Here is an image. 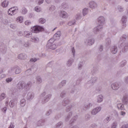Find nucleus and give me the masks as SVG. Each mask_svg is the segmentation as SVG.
Masks as SVG:
<instances>
[{
  "instance_id": "nucleus-28",
  "label": "nucleus",
  "mask_w": 128,
  "mask_h": 128,
  "mask_svg": "<svg viewBox=\"0 0 128 128\" xmlns=\"http://www.w3.org/2000/svg\"><path fill=\"white\" fill-rule=\"evenodd\" d=\"M117 108L119 110H124V105L122 104H117Z\"/></svg>"
},
{
  "instance_id": "nucleus-55",
  "label": "nucleus",
  "mask_w": 128,
  "mask_h": 128,
  "mask_svg": "<svg viewBox=\"0 0 128 128\" xmlns=\"http://www.w3.org/2000/svg\"><path fill=\"white\" fill-rule=\"evenodd\" d=\"M118 10L119 12H122L124 10V8L122 6H118Z\"/></svg>"
},
{
  "instance_id": "nucleus-59",
  "label": "nucleus",
  "mask_w": 128,
  "mask_h": 128,
  "mask_svg": "<svg viewBox=\"0 0 128 128\" xmlns=\"http://www.w3.org/2000/svg\"><path fill=\"white\" fill-rule=\"evenodd\" d=\"M100 52H102L104 50V46L102 45H100L99 47Z\"/></svg>"
},
{
  "instance_id": "nucleus-37",
  "label": "nucleus",
  "mask_w": 128,
  "mask_h": 128,
  "mask_svg": "<svg viewBox=\"0 0 128 128\" xmlns=\"http://www.w3.org/2000/svg\"><path fill=\"white\" fill-rule=\"evenodd\" d=\"M91 116L90 114H87L85 116H84V120H86L88 121V120H90V119Z\"/></svg>"
},
{
  "instance_id": "nucleus-47",
  "label": "nucleus",
  "mask_w": 128,
  "mask_h": 128,
  "mask_svg": "<svg viewBox=\"0 0 128 128\" xmlns=\"http://www.w3.org/2000/svg\"><path fill=\"white\" fill-rule=\"evenodd\" d=\"M66 96V92H62L60 93V97L61 98H64Z\"/></svg>"
},
{
  "instance_id": "nucleus-26",
  "label": "nucleus",
  "mask_w": 128,
  "mask_h": 128,
  "mask_svg": "<svg viewBox=\"0 0 128 128\" xmlns=\"http://www.w3.org/2000/svg\"><path fill=\"white\" fill-rule=\"evenodd\" d=\"M18 60H26V54H20L18 56Z\"/></svg>"
},
{
  "instance_id": "nucleus-6",
  "label": "nucleus",
  "mask_w": 128,
  "mask_h": 128,
  "mask_svg": "<svg viewBox=\"0 0 128 128\" xmlns=\"http://www.w3.org/2000/svg\"><path fill=\"white\" fill-rule=\"evenodd\" d=\"M47 48L50 50H56V45L52 42V39L50 40L47 44Z\"/></svg>"
},
{
  "instance_id": "nucleus-45",
  "label": "nucleus",
  "mask_w": 128,
  "mask_h": 128,
  "mask_svg": "<svg viewBox=\"0 0 128 128\" xmlns=\"http://www.w3.org/2000/svg\"><path fill=\"white\" fill-rule=\"evenodd\" d=\"M1 110H2V112H3V114H6L7 111V108L4 107L1 109Z\"/></svg>"
},
{
  "instance_id": "nucleus-64",
  "label": "nucleus",
  "mask_w": 128,
  "mask_h": 128,
  "mask_svg": "<svg viewBox=\"0 0 128 128\" xmlns=\"http://www.w3.org/2000/svg\"><path fill=\"white\" fill-rule=\"evenodd\" d=\"M14 126L12 124H10V126H9L8 128H14Z\"/></svg>"
},
{
  "instance_id": "nucleus-54",
  "label": "nucleus",
  "mask_w": 128,
  "mask_h": 128,
  "mask_svg": "<svg viewBox=\"0 0 128 128\" xmlns=\"http://www.w3.org/2000/svg\"><path fill=\"white\" fill-rule=\"evenodd\" d=\"M49 10H50V12H54V10H56V6H52L49 8Z\"/></svg>"
},
{
  "instance_id": "nucleus-36",
  "label": "nucleus",
  "mask_w": 128,
  "mask_h": 128,
  "mask_svg": "<svg viewBox=\"0 0 128 128\" xmlns=\"http://www.w3.org/2000/svg\"><path fill=\"white\" fill-rule=\"evenodd\" d=\"M62 124H63L62 122H60L58 123L57 124H56V128H62Z\"/></svg>"
},
{
  "instance_id": "nucleus-56",
  "label": "nucleus",
  "mask_w": 128,
  "mask_h": 128,
  "mask_svg": "<svg viewBox=\"0 0 128 128\" xmlns=\"http://www.w3.org/2000/svg\"><path fill=\"white\" fill-rule=\"evenodd\" d=\"M72 54L74 56H76V50H74V48L73 47L72 49Z\"/></svg>"
},
{
  "instance_id": "nucleus-29",
  "label": "nucleus",
  "mask_w": 128,
  "mask_h": 128,
  "mask_svg": "<svg viewBox=\"0 0 128 128\" xmlns=\"http://www.w3.org/2000/svg\"><path fill=\"white\" fill-rule=\"evenodd\" d=\"M111 120L110 116H108L104 120V123L108 124Z\"/></svg>"
},
{
  "instance_id": "nucleus-24",
  "label": "nucleus",
  "mask_w": 128,
  "mask_h": 128,
  "mask_svg": "<svg viewBox=\"0 0 128 128\" xmlns=\"http://www.w3.org/2000/svg\"><path fill=\"white\" fill-rule=\"evenodd\" d=\"M121 20L123 24V28H126V17L123 16Z\"/></svg>"
},
{
  "instance_id": "nucleus-52",
  "label": "nucleus",
  "mask_w": 128,
  "mask_h": 128,
  "mask_svg": "<svg viewBox=\"0 0 128 128\" xmlns=\"http://www.w3.org/2000/svg\"><path fill=\"white\" fill-rule=\"evenodd\" d=\"M82 17V14L80 13H78L76 15V20H80Z\"/></svg>"
},
{
  "instance_id": "nucleus-11",
  "label": "nucleus",
  "mask_w": 128,
  "mask_h": 128,
  "mask_svg": "<svg viewBox=\"0 0 128 128\" xmlns=\"http://www.w3.org/2000/svg\"><path fill=\"white\" fill-rule=\"evenodd\" d=\"M84 42L88 46H92L94 44V38H88L84 40Z\"/></svg>"
},
{
  "instance_id": "nucleus-53",
  "label": "nucleus",
  "mask_w": 128,
  "mask_h": 128,
  "mask_svg": "<svg viewBox=\"0 0 128 128\" xmlns=\"http://www.w3.org/2000/svg\"><path fill=\"white\" fill-rule=\"evenodd\" d=\"M24 46H25V48H29L30 46V44L28 42H26L24 43Z\"/></svg>"
},
{
  "instance_id": "nucleus-25",
  "label": "nucleus",
  "mask_w": 128,
  "mask_h": 128,
  "mask_svg": "<svg viewBox=\"0 0 128 128\" xmlns=\"http://www.w3.org/2000/svg\"><path fill=\"white\" fill-rule=\"evenodd\" d=\"M44 122V120L42 119L41 120H40L38 122H37V126H42Z\"/></svg>"
},
{
  "instance_id": "nucleus-20",
  "label": "nucleus",
  "mask_w": 128,
  "mask_h": 128,
  "mask_svg": "<svg viewBox=\"0 0 128 128\" xmlns=\"http://www.w3.org/2000/svg\"><path fill=\"white\" fill-rule=\"evenodd\" d=\"M111 52L113 54H116L118 52V47L116 46H113L111 48Z\"/></svg>"
},
{
  "instance_id": "nucleus-61",
  "label": "nucleus",
  "mask_w": 128,
  "mask_h": 128,
  "mask_svg": "<svg viewBox=\"0 0 128 128\" xmlns=\"http://www.w3.org/2000/svg\"><path fill=\"white\" fill-rule=\"evenodd\" d=\"M72 116V112H70L69 114H68V116H66V118H70Z\"/></svg>"
},
{
  "instance_id": "nucleus-7",
  "label": "nucleus",
  "mask_w": 128,
  "mask_h": 128,
  "mask_svg": "<svg viewBox=\"0 0 128 128\" xmlns=\"http://www.w3.org/2000/svg\"><path fill=\"white\" fill-rule=\"evenodd\" d=\"M102 110V107L98 106L97 108H94L92 110L90 114L92 116L96 115L100 111Z\"/></svg>"
},
{
  "instance_id": "nucleus-17",
  "label": "nucleus",
  "mask_w": 128,
  "mask_h": 128,
  "mask_svg": "<svg viewBox=\"0 0 128 128\" xmlns=\"http://www.w3.org/2000/svg\"><path fill=\"white\" fill-rule=\"evenodd\" d=\"M16 10L14 7L10 8L8 10V14L10 16H14V12H16Z\"/></svg>"
},
{
  "instance_id": "nucleus-42",
  "label": "nucleus",
  "mask_w": 128,
  "mask_h": 128,
  "mask_svg": "<svg viewBox=\"0 0 128 128\" xmlns=\"http://www.w3.org/2000/svg\"><path fill=\"white\" fill-rule=\"evenodd\" d=\"M66 84V81L62 80V82H61L60 83V84L58 86H60V88H62V86H64Z\"/></svg>"
},
{
  "instance_id": "nucleus-49",
  "label": "nucleus",
  "mask_w": 128,
  "mask_h": 128,
  "mask_svg": "<svg viewBox=\"0 0 128 128\" xmlns=\"http://www.w3.org/2000/svg\"><path fill=\"white\" fill-rule=\"evenodd\" d=\"M72 24H76V21H70L68 22V26H72Z\"/></svg>"
},
{
  "instance_id": "nucleus-58",
  "label": "nucleus",
  "mask_w": 128,
  "mask_h": 128,
  "mask_svg": "<svg viewBox=\"0 0 128 128\" xmlns=\"http://www.w3.org/2000/svg\"><path fill=\"white\" fill-rule=\"evenodd\" d=\"M36 60H38V59H36V58H32L30 60V61L32 62H36Z\"/></svg>"
},
{
  "instance_id": "nucleus-34",
  "label": "nucleus",
  "mask_w": 128,
  "mask_h": 128,
  "mask_svg": "<svg viewBox=\"0 0 128 128\" xmlns=\"http://www.w3.org/2000/svg\"><path fill=\"white\" fill-rule=\"evenodd\" d=\"M62 36V33L60 32V31H58L54 36V38H60Z\"/></svg>"
},
{
  "instance_id": "nucleus-33",
  "label": "nucleus",
  "mask_w": 128,
  "mask_h": 128,
  "mask_svg": "<svg viewBox=\"0 0 128 128\" xmlns=\"http://www.w3.org/2000/svg\"><path fill=\"white\" fill-rule=\"evenodd\" d=\"M8 1L7 0H4L2 4V6L3 8H6V6H8Z\"/></svg>"
},
{
  "instance_id": "nucleus-3",
  "label": "nucleus",
  "mask_w": 128,
  "mask_h": 128,
  "mask_svg": "<svg viewBox=\"0 0 128 128\" xmlns=\"http://www.w3.org/2000/svg\"><path fill=\"white\" fill-rule=\"evenodd\" d=\"M32 86V84L29 82L26 84L24 82H20L17 85L18 88L22 90H25L26 92Z\"/></svg>"
},
{
  "instance_id": "nucleus-27",
  "label": "nucleus",
  "mask_w": 128,
  "mask_h": 128,
  "mask_svg": "<svg viewBox=\"0 0 128 128\" xmlns=\"http://www.w3.org/2000/svg\"><path fill=\"white\" fill-rule=\"evenodd\" d=\"M118 126V122L115 121L113 122L110 125V128H117Z\"/></svg>"
},
{
  "instance_id": "nucleus-39",
  "label": "nucleus",
  "mask_w": 128,
  "mask_h": 128,
  "mask_svg": "<svg viewBox=\"0 0 128 128\" xmlns=\"http://www.w3.org/2000/svg\"><path fill=\"white\" fill-rule=\"evenodd\" d=\"M20 72H22V70H20V68H17L15 70V74H20Z\"/></svg>"
},
{
  "instance_id": "nucleus-14",
  "label": "nucleus",
  "mask_w": 128,
  "mask_h": 128,
  "mask_svg": "<svg viewBox=\"0 0 128 128\" xmlns=\"http://www.w3.org/2000/svg\"><path fill=\"white\" fill-rule=\"evenodd\" d=\"M112 88L114 90H117L119 88V84L117 82L112 83Z\"/></svg>"
},
{
  "instance_id": "nucleus-40",
  "label": "nucleus",
  "mask_w": 128,
  "mask_h": 128,
  "mask_svg": "<svg viewBox=\"0 0 128 128\" xmlns=\"http://www.w3.org/2000/svg\"><path fill=\"white\" fill-rule=\"evenodd\" d=\"M30 36V33L29 32H24V36H26V38H28Z\"/></svg>"
},
{
  "instance_id": "nucleus-63",
  "label": "nucleus",
  "mask_w": 128,
  "mask_h": 128,
  "mask_svg": "<svg viewBox=\"0 0 128 128\" xmlns=\"http://www.w3.org/2000/svg\"><path fill=\"white\" fill-rule=\"evenodd\" d=\"M121 128H128V124L122 126Z\"/></svg>"
},
{
  "instance_id": "nucleus-60",
  "label": "nucleus",
  "mask_w": 128,
  "mask_h": 128,
  "mask_svg": "<svg viewBox=\"0 0 128 128\" xmlns=\"http://www.w3.org/2000/svg\"><path fill=\"white\" fill-rule=\"evenodd\" d=\"M72 116V112H70L69 114H68V116H66V118H70Z\"/></svg>"
},
{
  "instance_id": "nucleus-2",
  "label": "nucleus",
  "mask_w": 128,
  "mask_h": 128,
  "mask_svg": "<svg viewBox=\"0 0 128 128\" xmlns=\"http://www.w3.org/2000/svg\"><path fill=\"white\" fill-rule=\"evenodd\" d=\"M36 70H38V67L36 65H33L31 68L26 71L25 74L27 76L28 80H34L31 74H34Z\"/></svg>"
},
{
  "instance_id": "nucleus-9",
  "label": "nucleus",
  "mask_w": 128,
  "mask_h": 128,
  "mask_svg": "<svg viewBox=\"0 0 128 128\" xmlns=\"http://www.w3.org/2000/svg\"><path fill=\"white\" fill-rule=\"evenodd\" d=\"M44 30V28L40 26H35L32 28V31L35 34H38L40 32H42Z\"/></svg>"
},
{
  "instance_id": "nucleus-62",
  "label": "nucleus",
  "mask_w": 128,
  "mask_h": 128,
  "mask_svg": "<svg viewBox=\"0 0 128 128\" xmlns=\"http://www.w3.org/2000/svg\"><path fill=\"white\" fill-rule=\"evenodd\" d=\"M36 80H42V77L40 76H36Z\"/></svg>"
},
{
  "instance_id": "nucleus-23",
  "label": "nucleus",
  "mask_w": 128,
  "mask_h": 128,
  "mask_svg": "<svg viewBox=\"0 0 128 128\" xmlns=\"http://www.w3.org/2000/svg\"><path fill=\"white\" fill-rule=\"evenodd\" d=\"M78 116H75L74 117H72V118L71 119V120L70 121V124L72 125L74 124V122L78 120Z\"/></svg>"
},
{
  "instance_id": "nucleus-43",
  "label": "nucleus",
  "mask_w": 128,
  "mask_h": 128,
  "mask_svg": "<svg viewBox=\"0 0 128 128\" xmlns=\"http://www.w3.org/2000/svg\"><path fill=\"white\" fill-rule=\"evenodd\" d=\"M126 114V113L124 111H121L120 112V116H121L122 118H124V116H125Z\"/></svg>"
},
{
  "instance_id": "nucleus-4",
  "label": "nucleus",
  "mask_w": 128,
  "mask_h": 128,
  "mask_svg": "<svg viewBox=\"0 0 128 128\" xmlns=\"http://www.w3.org/2000/svg\"><path fill=\"white\" fill-rule=\"evenodd\" d=\"M41 96L44 97V99L42 100V104H44L47 102L48 100H50V98H52V94H48L47 92H44L42 94Z\"/></svg>"
},
{
  "instance_id": "nucleus-41",
  "label": "nucleus",
  "mask_w": 128,
  "mask_h": 128,
  "mask_svg": "<svg viewBox=\"0 0 128 128\" xmlns=\"http://www.w3.org/2000/svg\"><path fill=\"white\" fill-rule=\"evenodd\" d=\"M6 98V94L4 93H2L0 96V100H4Z\"/></svg>"
},
{
  "instance_id": "nucleus-31",
  "label": "nucleus",
  "mask_w": 128,
  "mask_h": 128,
  "mask_svg": "<svg viewBox=\"0 0 128 128\" xmlns=\"http://www.w3.org/2000/svg\"><path fill=\"white\" fill-rule=\"evenodd\" d=\"M16 21L22 24V22H24V17H22V16L18 17L16 18Z\"/></svg>"
},
{
  "instance_id": "nucleus-51",
  "label": "nucleus",
  "mask_w": 128,
  "mask_h": 128,
  "mask_svg": "<svg viewBox=\"0 0 128 128\" xmlns=\"http://www.w3.org/2000/svg\"><path fill=\"white\" fill-rule=\"evenodd\" d=\"M52 114V110H49L48 112H46V116H50V114Z\"/></svg>"
},
{
  "instance_id": "nucleus-12",
  "label": "nucleus",
  "mask_w": 128,
  "mask_h": 128,
  "mask_svg": "<svg viewBox=\"0 0 128 128\" xmlns=\"http://www.w3.org/2000/svg\"><path fill=\"white\" fill-rule=\"evenodd\" d=\"M89 6L90 8H98V4L94 1L89 2Z\"/></svg>"
},
{
  "instance_id": "nucleus-21",
  "label": "nucleus",
  "mask_w": 128,
  "mask_h": 128,
  "mask_svg": "<svg viewBox=\"0 0 128 128\" xmlns=\"http://www.w3.org/2000/svg\"><path fill=\"white\" fill-rule=\"evenodd\" d=\"M70 103V100L67 98H65L62 101V106H66L68 104Z\"/></svg>"
},
{
  "instance_id": "nucleus-44",
  "label": "nucleus",
  "mask_w": 128,
  "mask_h": 128,
  "mask_svg": "<svg viewBox=\"0 0 128 128\" xmlns=\"http://www.w3.org/2000/svg\"><path fill=\"white\" fill-rule=\"evenodd\" d=\"M27 12H28V10H26V8H22V14H26Z\"/></svg>"
},
{
  "instance_id": "nucleus-16",
  "label": "nucleus",
  "mask_w": 128,
  "mask_h": 128,
  "mask_svg": "<svg viewBox=\"0 0 128 128\" xmlns=\"http://www.w3.org/2000/svg\"><path fill=\"white\" fill-rule=\"evenodd\" d=\"M92 106V104L89 102V103L84 105V110H88V109H90V108Z\"/></svg>"
},
{
  "instance_id": "nucleus-32",
  "label": "nucleus",
  "mask_w": 128,
  "mask_h": 128,
  "mask_svg": "<svg viewBox=\"0 0 128 128\" xmlns=\"http://www.w3.org/2000/svg\"><path fill=\"white\" fill-rule=\"evenodd\" d=\"M88 12V8H85L83 10H82V14L84 16H86Z\"/></svg>"
},
{
  "instance_id": "nucleus-35",
  "label": "nucleus",
  "mask_w": 128,
  "mask_h": 128,
  "mask_svg": "<svg viewBox=\"0 0 128 128\" xmlns=\"http://www.w3.org/2000/svg\"><path fill=\"white\" fill-rule=\"evenodd\" d=\"M26 100L24 99H22L20 101V104L22 107H24L26 106Z\"/></svg>"
},
{
  "instance_id": "nucleus-38",
  "label": "nucleus",
  "mask_w": 128,
  "mask_h": 128,
  "mask_svg": "<svg viewBox=\"0 0 128 128\" xmlns=\"http://www.w3.org/2000/svg\"><path fill=\"white\" fill-rule=\"evenodd\" d=\"M126 64V60H124L121 62L120 66L121 68H124Z\"/></svg>"
},
{
  "instance_id": "nucleus-48",
  "label": "nucleus",
  "mask_w": 128,
  "mask_h": 128,
  "mask_svg": "<svg viewBox=\"0 0 128 128\" xmlns=\"http://www.w3.org/2000/svg\"><path fill=\"white\" fill-rule=\"evenodd\" d=\"M34 10H36V12H40L42 10V8H40L37 6L35 7Z\"/></svg>"
},
{
  "instance_id": "nucleus-10",
  "label": "nucleus",
  "mask_w": 128,
  "mask_h": 128,
  "mask_svg": "<svg viewBox=\"0 0 128 128\" xmlns=\"http://www.w3.org/2000/svg\"><path fill=\"white\" fill-rule=\"evenodd\" d=\"M106 22V18H104V16H100L98 18V22L100 24L99 26H102L104 24V22Z\"/></svg>"
},
{
  "instance_id": "nucleus-5",
  "label": "nucleus",
  "mask_w": 128,
  "mask_h": 128,
  "mask_svg": "<svg viewBox=\"0 0 128 128\" xmlns=\"http://www.w3.org/2000/svg\"><path fill=\"white\" fill-rule=\"evenodd\" d=\"M5 104H6V106H8V105L9 106H10L11 108H12L13 107H14V106L16 104L15 100H10V102H9V100L6 99Z\"/></svg>"
},
{
  "instance_id": "nucleus-57",
  "label": "nucleus",
  "mask_w": 128,
  "mask_h": 128,
  "mask_svg": "<svg viewBox=\"0 0 128 128\" xmlns=\"http://www.w3.org/2000/svg\"><path fill=\"white\" fill-rule=\"evenodd\" d=\"M32 22H30V20H26L24 22V24H26V26H30Z\"/></svg>"
},
{
  "instance_id": "nucleus-30",
  "label": "nucleus",
  "mask_w": 128,
  "mask_h": 128,
  "mask_svg": "<svg viewBox=\"0 0 128 128\" xmlns=\"http://www.w3.org/2000/svg\"><path fill=\"white\" fill-rule=\"evenodd\" d=\"M72 62H74V59L73 58H70V59L66 63V64L68 66H70L72 64Z\"/></svg>"
},
{
  "instance_id": "nucleus-19",
  "label": "nucleus",
  "mask_w": 128,
  "mask_h": 128,
  "mask_svg": "<svg viewBox=\"0 0 128 128\" xmlns=\"http://www.w3.org/2000/svg\"><path fill=\"white\" fill-rule=\"evenodd\" d=\"M104 96L102 94H100L97 97V102L100 104L104 101Z\"/></svg>"
},
{
  "instance_id": "nucleus-8",
  "label": "nucleus",
  "mask_w": 128,
  "mask_h": 128,
  "mask_svg": "<svg viewBox=\"0 0 128 128\" xmlns=\"http://www.w3.org/2000/svg\"><path fill=\"white\" fill-rule=\"evenodd\" d=\"M102 28H103L102 26L99 25V26L95 27L93 29V32L95 34H98V32H102Z\"/></svg>"
},
{
  "instance_id": "nucleus-46",
  "label": "nucleus",
  "mask_w": 128,
  "mask_h": 128,
  "mask_svg": "<svg viewBox=\"0 0 128 128\" xmlns=\"http://www.w3.org/2000/svg\"><path fill=\"white\" fill-rule=\"evenodd\" d=\"M39 22L40 24H44V22H46V19L44 18H41L39 20Z\"/></svg>"
},
{
  "instance_id": "nucleus-15",
  "label": "nucleus",
  "mask_w": 128,
  "mask_h": 128,
  "mask_svg": "<svg viewBox=\"0 0 128 128\" xmlns=\"http://www.w3.org/2000/svg\"><path fill=\"white\" fill-rule=\"evenodd\" d=\"M34 96V92H28L27 94V100H33Z\"/></svg>"
},
{
  "instance_id": "nucleus-50",
  "label": "nucleus",
  "mask_w": 128,
  "mask_h": 128,
  "mask_svg": "<svg viewBox=\"0 0 128 128\" xmlns=\"http://www.w3.org/2000/svg\"><path fill=\"white\" fill-rule=\"evenodd\" d=\"M106 44H110V42H112V41L110 40V38H108L106 40Z\"/></svg>"
},
{
  "instance_id": "nucleus-18",
  "label": "nucleus",
  "mask_w": 128,
  "mask_h": 128,
  "mask_svg": "<svg viewBox=\"0 0 128 128\" xmlns=\"http://www.w3.org/2000/svg\"><path fill=\"white\" fill-rule=\"evenodd\" d=\"M122 101L123 102V103L125 104H128V94H124L123 99L122 100Z\"/></svg>"
},
{
  "instance_id": "nucleus-1",
  "label": "nucleus",
  "mask_w": 128,
  "mask_h": 128,
  "mask_svg": "<svg viewBox=\"0 0 128 128\" xmlns=\"http://www.w3.org/2000/svg\"><path fill=\"white\" fill-rule=\"evenodd\" d=\"M126 35H123V36L120 38L119 48H121L120 52H126L128 50V42L126 41Z\"/></svg>"
},
{
  "instance_id": "nucleus-13",
  "label": "nucleus",
  "mask_w": 128,
  "mask_h": 128,
  "mask_svg": "<svg viewBox=\"0 0 128 128\" xmlns=\"http://www.w3.org/2000/svg\"><path fill=\"white\" fill-rule=\"evenodd\" d=\"M59 16L62 18H68V13L64 11H60L59 13Z\"/></svg>"
},
{
  "instance_id": "nucleus-22",
  "label": "nucleus",
  "mask_w": 128,
  "mask_h": 128,
  "mask_svg": "<svg viewBox=\"0 0 128 128\" xmlns=\"http://www.w3.org/2000/svg\"><path fill=\"white\" fill-rule=\"evenodd\" d=\"M30 40L32 42H34L35 44H38V42H40V39L38 37L32 36V37Z\"/></svg>"
}]
</instances>
